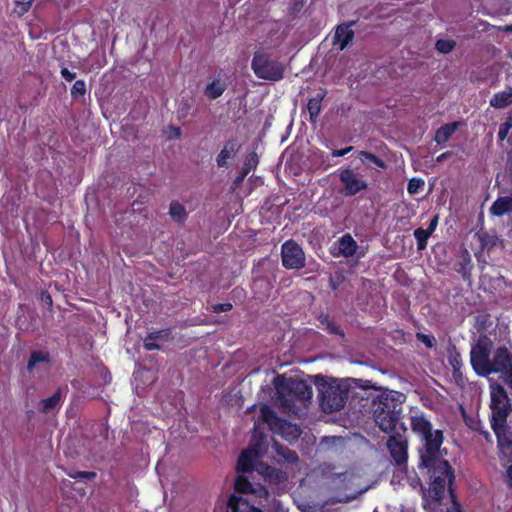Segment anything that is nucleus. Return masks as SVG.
<instances>
[{"mask_svg":"<svg viewBox=\"0 0 512 512\" xmlns=\"http://www.w3.org/2000/svg\"><path fill=\"white\" fill-rule=\"evenodd\" d=\"M410 426L422 443L418 449V468L425 470L430 479V496L440 502L444 498L447 484L451 485L455 478L454 469L441 453L444 432L440 429L434 430L423 413L411 415Z\"/></svg>","mask_w":512,"mask_h":512,"instance_id":"f257e3e1","label":"nucleus"},{"mask_svg":"<svg viewBox=\"0 0 512 512\" xmlns=\"http://www.w3.org/2000/svg\"><path fill=\"white\" fill-rule=\"evenodd\" d=\"M405 395L397 391H383L373 397L371 411L378 428L386 433H392L399 428L402 419Z\"/></svg>","mask_w":512,"mask_h":512,"instance_id":"f03ea898","label":"nucleus"},{"mask_svg":"<svg viewBox=\"0 0 512 512\" xmlns=\"http://www.w3.org/2000/svg\"><path fill=\"white\" fill-rule=\"evenodd\" d=\"M274 386L283 411L289 414H297L300 406H306L313 395L312 386L299 378L277 375Z\"/></svg>","mask_w":512,"mask_h":512,"instance_id":"7ed1b4c3","label":"nucleus"},{"mask_svg":"<svg viewBox=\"0 0 512 512\" xmlns=\"http://www.w3.org/2000/svg\"><path fill=\"white\" fill-rule=\"evenodd\" d=\"M315 385L318 388L320 405L324 412H337L345 406L350 392V385L346 380L328 378L319 374L315 376Z\"/></svg>","mask_w":512,"mask_h":512,"instance_id":"20e7f679","label":"nucleus"},{"mask_svg":"<svg viewBox=\"0 0 512 512\" xmlns=\"http://www.w3.org/2000/svg\"><path fill=\"white\" fill-rule=\"evenodd\" d=\"M491 409L490 425L497 441H501L508 426V417L512 413V404L504 386L494 382L489 386Z\"/></svg>","mask_w":512,"mask_h":512,"instance_id":"39448f33","label":"nucleus"},{"mask_svg":"<svg viewBox=\"0 0 512 512\" xmlns=\"http://www.w3.org/2000/svg\"><path fill=\"white\" fill-rule=\"evenodd\" d=\"M251 68L255 76L262 80L278 82L284 78V64L261 50L254 53Z\"/></svg>","mask_w":512,"mask_h":512,"instance_id":"423d86ee","label":"nucleus"},{"mask_svg":"<svg viewBox=\"0 0 512 512\" xmlns=\"http://www.w3.org/2000/svg\"><path fill=\"white\" fill-rule=\"evenodd\" d=\"M493 343L487 336H480L470 351V363L474 372L481 377H487L491 366L490 358Z\"/></svg>","mask_w":512,"mask_h":512,"instance_id":"0eeeda50","label":"nucleus"},{"mask_svg":"<svg viewBox=\"0 0 512 512\" xmlns=\"http://www.w3.org/2000/svg\"><path fill=\"white\" fill-rule=\"evenodd\" d=\"M499 375V378L512 389V351L506 346L497 347L492 355V363L487 376Z\"/></svg>","mask_w":512,"mask_h":512,"instance_id":"6e6552de","label":"nucleus"},{"mask_svg":"<svg viewBox=\"0 0 512 512\" xmlns=\"http://www.w3.org/2000/svg\"><path fill=\"white\" fill-rule=\"evenodd\" d=\"M407 427L405 424H400L396 431L389 433L390 436L387 440V449L391 458L397 465L406 464L408 459V441L405 436Z\"/></svg>","mask_w":512,"mask_h":512,"instance_id":"1a4fd4ad","label":"nucleus"},{"mask_svg":"<svg viewBox=\"0 0 512 512\" xmlns=\"http://www.w3.org/2000/svg\"><path fill=\"white\" fill-rule=\"evenodd\" d=\"M282 265L286 269L300 270L305 267V254L294 240L285 241L281 247Z\"/></svg>","mask_w":512,"mask_h":512,"instance_id":"9d476101","label":"nucleus"},{"mask_svg":"<svg viewBox=\"0 0 512 512\" xmlns=\"http://www.w3.org/2000/svg\"><path fill=\"white\" fill-rule=\"evenodd\" d=\"M339 180L343 185L342 194L346 197L355 196L369 187L368 182L351 168L341 169Z\"/></svg>","mask_w":512,"mask_h":512,"instance_id":"9b49d317","label":"nucleus"},{"mask_svg":"<svg viewBox=\"0 0 512 512\" xmlns=\"http://www.w3.org/2000/svg\"><path fill=\"white\" fill-rule=\"evenodd\" d=\"M241 145L236 138L227 140L216 157V164L219 168H227L239 152Z\"/></svg>","mask_w":512,"mask_h":512,"instance_id":"f8f14e48","label":"nucleus"},{"mask_svg":"<svg viewBox=\"0 0 512 512\" xmlns=\"http://www.w3.org/2000/svg\"><path fill=\"white\" fill-rule=\"evenodd\" d=\"M355 23V21H349L336 27L334 45H338L339 50H344L352 43L354 39V31L351 27L355 25Z\"/></svg>","mask_w":512,"mask_h":512,"instance_id":"ddd939ff","label":"nucleus"},{"mask_svg":"<svg viewBox=\"0 0 512 512\" xmlns=\"http://www.w3.org/2000/svg\"><path fill=\"white\" fill-rule=\"evenodd\" d=\"M258 459L259 456L255 455L253 448H246L238 457L236 470L242 473L252 472Z\"/></svg>","mask_w":512,"mask_h":512,"instance_id":"4468645a","label":"nucleus"},{"mask_svg":"<svg viewBox=\"0 0 512 512\" xmlns=\"http://www.w3.org/2000/svg\"><path fill=\"white\" fill-rule=\"evenodd\" d=\"M317 320L319 321V328L326 331L330 335L339 336L341 339L345 338V332L341 326L328 314L321 313Z\"/></svg>","mask_w":512,"mask_h":512,"instance_id":"2eb2a0df","label":"nucleus"},{"mask_svg":"<svg viewBox=\"0 0 512 512\" xmlns=\"http://www.w3.org/2000/svg\"><path fill=\"white\" fill-rule=\"evenodd\" d=\"M260 467L259 472L263 474L269 484L279 485L287 481V474L283 470L262 463H260Z\"/></svg>","mask_w":512,"mask_h":512,"instance_id":"dca6fc26","label":"nucleus"},{"mask_svg":"<svg viewBox=\"0 0 512 512\" xmlns=\"http://www.w3.org/2000/svg\"><path fill=\"white\" fill-rule=\"evenodd\" d=\"M226 512H262L259 508L251 506L247 501L236 495H231Z\"/></svg>","mask_w":512,"mask_h":512,"instance_id":"f3484780","label":"nucleus"},{"mask_svg":"<svg viewBox=\"0 0 512 512\" xmlns=\"http://www.w3.org/2000/svg\"><path fill=\"white\" fill-rule=\"evenodd\" d=\"M338 249L339 253L344 256L345 258L352 257L355 255L358 244L354 240V238L349 234H344L341 238L338 240Z\"/></svg>","mask_w":512,"mask_h":512,"instance_id":"a211bd4d","label":"nucleus"},{"mask_svg":"<svg viewBox=\"0 0 512 512\" xmlns=\"http://www.w3.org/2000/svg\"><path fill=\"white\" fill-rule=\"evenodd\" d=\"M472 268L473 265L471 255L467 250H464L459 260L455 263L454 269L457 273L462 275L463 279L469 280L471 277Z\"/></svg>","mask_w":512,"mask_h":512,"instance_id":"6ab92c4d","label":"nucleus"},{"mask_svg":"<svg viewBox=\"0 0 512 512\" xmlns=\"http://www.w3.org/2000/svg\"><path fill=\"white\" fill-rule=\"evenodd\" d=\"M512 104V87L507 86L503 91L495 93L490 99V106L503 109Z\"/></svg>","mask_w":512,"mask_h":512,"instance_id":"aec40b11","label":"nucleus"},{"mask_svg":"<svg viewBox=\"0 0 512 512\" xmlns=\"http://www.w3.org/2000/svg\"><path fill=\"white\" fill-rule=\"evenodd\" d=\"M459 127V122H451L438 128L434 135V141L438 145H444Z\"/></svg>","mask_w":512,"mask_h":512,"instance_id":"412c9836","label":"nucleus"},{"mask_svg":"<svg viewBox=\"0 0 512 512\" xmlns=\"http://www.w3.org/2000/svg\"><path fill=\"white\" fill-rule=\"evenodd\" d=\"M510 212H512V196L499 197L490 207V213L494 216L501 217Z\"/></svg>","mask_w":512,"mask_h":512,"instance_id":"4be33fe9","label":"nucleus"},{"mask_svg":"<svg viewBox=\"0 0 512 512\" xmlns=\"http://www.w3.org/2000/svg\"><path fill=\"white\" fill-rule=\"evenodd\" d=\"M325 98V93H318L316 96L310 98L307 103V110L309 113V121L315 124L322 109V101Z\"/></svg>","mask_w":512,"mask_h":512,"instance_id":"5701e85b","label":"nucleus"},{"mask_svg":"<svg viewBox=\"0 0 512 512\" xmlns=\"http://www.w3.org/2000/svg\"><path fill=\"white\" fill-rule=\"evenodd\" d=\"M265 440L266 436L262 432L258 433L255 428L251 441L247 448H253L255 455H258L259 458H261L267 451Z\"/></svg>","mask_w":512,"mask_h":512,"instance_id":"b1692460","label":"nucleus"},{"mask_svg":"<svg viewBox=\"0 0 512 512\" xmlns=\"http://www.w3.org/2000/svg\"><path fill=\"white\" fill-rule=\"evenodd\" d=\"M62 394L61 390L58 389L52 396L42 399L39 403V411L41 413L47 414L53 409H55L61 402Z\"/></svg>","mask_w":512,"mask_h":512,"instance_id":"393cba45","label":"nucleus"},{"mask_svg":"<svg viewBox=\"0 0 512 512\" xmlns=\"http://www.w3.org/2000/svg\"><path fill=\"white\" fill-rule=\"evenodd\" d=\"M260 419L268 424L270 428L276 429L277 425L281 421V418H279L276 414V412L270 408L268 405H262L260 408Z\"/></svg>","mask_w":512,"mask_h":512,"instance_id":"a878e982","label":"nucleus"},{"mask_svg":"<svg viewBox=\"0 0 512 512\" xmlns=\"http://www.w3.org/2000/svg\"><path fill=\"white\" fill-rule=\"evenodd\" d=\"M276 429H278L280 433L288 440H294L300 436V429L297 427V425L292 424L284 419H281Z\"/></svg>","mask_w":512,"mask_h":512,"instance_id":"bb28decb","label":"nucleus"},{"mask_svg":"<svg viewBox=\"0 0 512 512\" xmlns=\"http://www.w3.org/2000/svg\"><path fill=\"white\" fill-rule=\"evenodd\" d=\"M226 90V84L222 83L219 79H214L211 83H209L205 90L204 94L211 100H215L219 98L224 91Z\"/></svg>","mask_w":512,"mask_h":512,"instance_id":"cd10ccee","label":"nucleus"},{"mask_svg":"<svg viewBox=\"0 0 512 512\" xmlns=\"http://www.w3.org/2000/svg\"><path fill=\"white\" fill-rule=\"evenodd\" d=\"M49 362H50V355L48 352L33 350L30 353V357L28 359L26 369L29 372H32L37 364L49 363Z\"/></svg>","mask_w":512,"mask_h":512,"instance_id":"c85d7f7f","label":"nucleus"},{"mask_svg":"<svg viewBox=\"0 0 512 512\" xmlns=\"http://www.w3.org/2000/svg\"><path fill=\"white\" fill-rule=\"evenodd\" d=\"M258 164V156L256 153H250L245 161L242 168V172L237 176L235 183L238 184L244 180V178L248 175V173L255 169Z\"/></svg>","mask_w":512,"mask_h":512,"instance_id":"c756f323","label":"nucleus"},{"mask_svg":"<svg viewBox=\"0 0 512 512\" xmlns=\"http://www.w3.org/2000/svg\"><path fill=\"white\" fill-rule=\"evenodd\" d=\"M274 448L278 456L282 457L286 462L294 464L299 461L297 453L287 446L281 445L277 442L274 443Z\"/></svg>","mask_w":512,"mask_h":512,"instance_id":"7c9ffc66","label":"nucleus"},{"mask_svg":"<svg viewBox=\"0 0 512 512\" xmlns=\"http://www.w3.org/2000/svg\"><path fill=\"white\" fill-rule=\"evenodd\" d=\"M169 215L174 221L178 223L184 222L187 218V213L184 206L178 201H172L170 203Z\"/></svg>","mask_w":512,"mask_h":512,"instance_id":"2f4dec72","label":"nucleus"},{"mask_svg":"<svg viewBox=\"0 0 512 512\" xmlns=\"http://www.w3.org/2000/svg\"><path fill=\"white\" fill-rule=\"evenodd\" d=\"M234 488L239 493H243V494L254 493L252 483L244 475H238L236 477Z\"/></svg>","mask_w":512,"mask_h":512,"instance_id":"473e14b6","label":"nucleus"},{"mask_svg":"<svg viewBox=\"0 0 512 512\" xmlns=\"http://www.w3.org/2000/svg\"><path fill=\"white\" fill-rule=\"evenodd\" d=\"M358 157L360 158V160L362 162H371L373 163L375 166L379 167V168H386V164L385 162L380 158L378 157L377 155L373 154L372 152H369V151H360L358 153Z\"/></svg>","mask_w":512,"mask_h":512,"instance_id":"72a5a7b5","label":"nucleus"},{"mask_svg":"<svg viewBox=\"0 0 512 512\" xmlns=\"http://www.w3.org/2000/svg\"><path fill=\"white\" fill-rule=\"evenodd\" d=\"M413 235L417 242V249L419 251L424 250L427 247V241L431 235L424 231L423 228L415 229Z\"/></svg>","mask_w":512,"mask_h":512,"instance_id":"f704fd0d","label":"nucleus"},{"mask_svg":"<svg viewBox=\"0 0 512 512\" xmlns=\"http://www.w3.org/2000/svg\"><path fill=\"white\" fill-rule=\"evenodd\" d=\"M148 334H149V340L169 341L173 338L171 328H165V329L149 332Z\"/></svg>","mask_w":512,"mask_h":512,"instance_id":"c9c22d12","label":"nucleus"},{"mask_svg":"<svg viewBox=\"0 0 512 512\" xmlns=\"http://www.w3.org/2000/svg\"><path fill=\"white\" fill-rule=\"evenodd\" d=\"M456 42L454 40L439 39L436 41L435 47L438 52L448 54L455 48Z\"/></svg>","mask_w":512,"mask_h":512,"instance_id":"e433bc0d","label":"nucleus"},{"mask_svg":"<svg viewBox=\"0 0 512 512\" xmlns=\"http://www.w3.org/2000/svg\"><path fill=\"white\" fill-rule=\"evenodd\" d=\"M86 94V83L84 80L79 79L76 80L71 87V97L76 99L78 97H83Z\"/></svg>","mask_w":512,"mask_h":512,"instance_id":"4c0bfd02","label":"nucleus"},{"mask_svg":"<svg viewBox=\"0 0 512 512\" xmlns=\"http://www.w3.org/2000/svg\"><path fill=\"white\" fill-rule=\"evenodd\" d=\"M425 181L421 178H411L407 185V191L409 194L414 195L419 193L423 189Z\"/></svg>","mask_w":512,"mask_h":512,"instance_id":"58836bf2","label":"nucleus"},{"mask_svg":"<svg viewBox=\"0 0 512 512\" xmlns=\"http://www.w3.org/2000/svg\"><path fill=\"white\" fill-rule=\"evenodd\" d=\"M416 339L423 343L427 348H433L436 345V339L433 335L418 332L416 334Z\"/></svg>","mask_w":512,"mask_h":512,"instance_id":"ea45409f","label":"nucleus"},{"mask_svg":"<svg viewBox=\"0 0 512 512\" xmlns=\"http://www.w3.org/2000/svg\"><path fill=\"white\" fill-rule=\"evenodd\" d=\"M67 475L71 478L77 479H86V480H92L96 477V472L93 471H75V472H67Z\"/></svg>","mask_w":512,"mask_h":512,"instance_id":"a19ab883","label":"nucleus"},{"mask_svg":"<svg viewBox=\"0 0 512 512\" xmlns=\"http://www.w3.org/2000/svg\"><path fill=\"white\" fill-rule=\"evenodd\" d=\"M497 445L500 449L508 448L509 454L512 457V439L511 440L509 439V427L508 426L505 427V434L500 442L497 441Z\"/></svg>","mask_w":512,"mask_h":512,"instance_id":"79ce46f5","label":"nucleus"},{"mask_svg":"<svg viewBox=\"0 0 512 512\" xmlns=\"http://www.w3.org/2000/svg\"><path fill=\"white\" fill-rule=\"evenodd\" d=\"M481 249H489L491 246H493V243H491V237L488 235V233H477Z\"/></svg>","mask_w":512,"mask_h":512,"instance_id":"37998d69","label":"nucleus"},{"mask_svg":"<svg viewBox=\"0 0 512 512\" xmlns=\"http://www.w3.org/2000/svg\"><path fill=\"white\" fill-rule=\"evenodd\" d=\"M143 346L147 351L160 350L161 346L156 340H149V334L143 340Z\"/></svg>","mask_w":512,"mask_h":512,"instance_id":"c03bdc74","label":"nucleus"},{"mask_svg":"<svg viewBox=\"0 0 512 512\" xmlns=\"http://www.w3.org/2000/svg\"><path fill=\"white\" fill-rule=\"evenodd\" d=\"M233 308L232 304L229 303V302H226V303H218L216 305L213 306V311L215 313H220V312H228L230 311L231 309Z\"/></svg>","mask_w":512,"mask_h":512,"instance_id":"a18cd8bd","label":"nucleus"},{"mask_svg":"<svg viewBox=\"0 0 512 512\" xmlns=\"http://www.w3.org/2000/svg\"><path fill=\"white\" fill-rule=\"evenodd\" d=\"M438 221H439V216L438 215L433 216V218L430 220L428 228L424 229V231H426L428 234L432 235L437 228Z\"/></svg>","mask_w":512,"mask_h":512,"instance_id":"49530a36","label":"nucleus"},{"mask_svg":"<svg viewBox=\"0 0 512 512\" xmlns=\"http://www.w3.org/2000/svg\"><path fill=\"white\" fill-rule=\"evenodd\" d=\"M60 74L67 82L74 80L76 77V73L69 71L66 67L61 68Z\"/></svg>","mask_w":512,"mask_h":512,"instance_id":"de8ad7c7","label":"nucleus"},{"mask_svg":"<svg viewBox=\"0 0 512 512\" xmlns=\"http://www.w3.org/2000/svg\"><path fill=\"white\" fill-rule=\"evenodd\" d=\"M353 149H354L353 146H348L344 149H334V150H332L331 155L333 157H342V156H345L346 154H348L349 152H351Z\"/></svg>","mask_w":512,"mask_h":512,"instance_id":"09e8293b","label":"nucleus"},{"mask_svg":"<svg viewBox=\"0 0 512 512\" xmlns=\"http://www.w3.org/2000/svg\"><path fill=\"white\" fill-rule=\"evenodd\" d=\"M509 131H510V129L506 125L500 124L499 131H498V139L500 141H503L504 139H506V137L509 134Z\"/></svg>","mask_w":512,"mask_h":512,"instance_id":"8fccbe9b","label":"nucleus"},{"mask_svg":"<svg viewBox=\"0 0 512 512\" xmlns=\"http://www.w3.org/2000/svg\"><path fill=\"white\" fill-rule=\"evenodd\" d=\"M17 7L20 8V10L18 11L19 15H23L25 14L26 12L29 11L30 7H31V1H27V2H17Z\"/></svg>","mask_w":512,"mask_h":512,"instance_id":"3c124183","label":"nucleus"},{"mask_svg":"<svg viewBox=\"0 0 512 512\" xmlns=\"http://www.w3.org/2000/svg\"><path fill=\"white\" fill-rule=\"evenodd\" d=\"M40 298H41V300H42V302H43V303H45V304H46V305H48V306H52L53 301H52V297H51V295L49 294V292H47V291H42V292H41V297H40Z\"/></svg>","mask_w":512,"mask_h":512,"instance_id":"603ef678","label":"nucleus"},{"mask_svg":"<svg viewBox=\"0 0 512 512\" xmlns=\"http://www.w3.org/2000/svg\"><path fill=\"white\" fill-rule=\"evenodd\" d=\"M479 433H480V435L483 436V438L486 440L487 443L493 444V438L487 430H480Z\"/></svg>","mask_w":512,"mask_h":512,"instance_id":"864d4df0","label":"nucleus"},{"mask_svg":"<svg viewBox=\"0 0 512 512\" xmlns=\"http://www.w3.org/2000/svg\"><path fill=\"white\" fill-rule=\"evenodd\" d=\"M506 167L508 172L512 175V150L507 153Z\"/></svg>","mask_w":512,"mask_h":512,"instance_id":"5fc2aeb1","label":"nucleus"},{"mask_svg":"<svg viewBox=\"0 0 512 512\" xmlns=\"http://www.w3.org/2000/svg\"><path fill=\"white\" fill-rule=\"evenodd\" d=\"M502 124L506 125L509 129L512 128V110L508 112L506 119Z\"/></svg>","mask_w":512,"mask_h":512,"instance_id":"6e6d98bb","label":"nucleus"},{"mask_svg":"<svg viewBox=\"0 0 512 512\" xmlns=\"http://www.w3.org/2000/svg\"><path fill=\"white\" fill-rule=\"evenodd\" d=\"M451 155H452V152H450V151L444 152V153L440 154L439 156H437L436 161L443 162L446 159H448Z\"/></svg>","mask_w":512,"mask_h":512,"instance_id":"4d7b16f0","label":"nucleus"},{"mask_svg":"<svg viewBox=\"0 0 512 512\" xmlns=\"http://www.w3.org/2000/svg\"><path fill=\"white\" fill-rule=\"evenodd\" d=\"M507 482L512 487V465L507 469Z\"/></svg>","mask_w":512,"mask_h":512,"instance_id":"13d9d810","label":"nucleus"},{"mask_svg":"<svg viewBox=\"0 0 512 512\" xmlns=\"http://www.w3.org/2000/svg\"><path fill=\"white\" fill-rule=\"evenodd\" d=\"M447 512H463L460 505L458 503H454L451 509H448Z\"/></svg>","mask_w":512,"mask_h":512,"instance_id":"bf43d9fd","label":"nucleus"},{"mask_svg":"<svg viewBox=\"0 0 512 512\" xmlns=\"http://www.w3.org/2000/svg\"><path fill=\"white\" fill-rule=\"evenodd\" d=\"M450 363L451 365L453 366L454 369H456V365L459 364V361L458 359L455 357L453 360H450Z\"/></svg>","mask_w":512,"mask_h":512,"instance_id":"052dcab7","label":"nucleus"},{"mask_svg":"<svg viewBox=\"0 0 512 512\" xmlns=\"http://www.w3.org/2000/svg\"><path fill=\"white\" fill-rule=\"evenodd\" d=\"M503 31H504V32H512V24H511V25H506V26L503 28Z\"/></svg>","mask_w":512,"mask_h":512,"instance_id":"680f3d73","label":"nucleus"},{"mask_svg":"<svg viewBox=\"0 0 512 512\" xmlns=\"http://www.w3.org/2000/svg\"><path fill=\"white\" fill-rule=\"evenodd\" d=\"M174 134H175V137H179L181 135L180 128H178V127L174 128Z\"/></svg>","mask_w":512,"mask_h":512,"instance_id":"e2e57ef3","label":"nucleus"},{"mask_svg":"<svg viewBox=\"0 0 512 512\" xmlns=\"http://www.w3.org/2000/svg\"><path fill=\"white\" fill-rule=\"evenodd\" d=\"M330 286H331L332 290L337 289V284L332 279L330 280Z\"/></svg>","mask_w":512,"mask_h":512,"instance_id":"0e129e2a","label":"nucleus"}]
</instances>
